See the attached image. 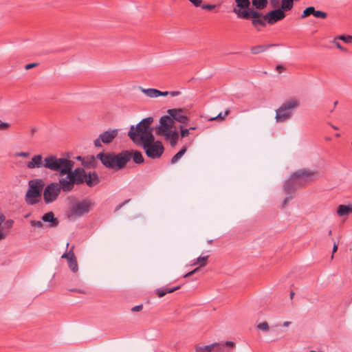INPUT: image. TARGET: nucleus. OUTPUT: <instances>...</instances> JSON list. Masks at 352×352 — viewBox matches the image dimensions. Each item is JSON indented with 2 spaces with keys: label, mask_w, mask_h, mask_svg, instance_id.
Returning <instances> with one entry per match:
<instances>
[{
  "label": "nucleus",
  "mask_w": 352,
  "mask_h": 352,
  "mask_svg": "<svg viewBox=\"0 0 352 352\" xmlns=\"http://www.w3.org/2000/svg\"><path fill=\"white\" fill-rule=\"evenodd\" d=\"M74 162L65 157H57L50 155L45 158L44 168L59 173L60 176L67 175L76 185L85 183L86 172L82 168H76L73 170Z\"/></svg>",
  "instance_id": "nucleus-1"
},
{
  "label": "nucleus",
  "mask_w": 352,
  "mask_h": 352,
  "mask_svg": "<svg viewBox=\"0 0 352 352\" xmlns=\"http://www.w3.org/2000/svg\"><path fill=\"white\" fill-rule=\"evenodd\" d=\"M153 122L152 117H147L142 119L135 126L131 125L128 136L134 143L140 144L142 147L145 144H153L156 141L153 134V128L151 126Z\"/></svg>",
  "instance_id": "nucleus-2"
},
{
  "label": "nucleus",
  "mask_w": 352,
  "mask_h": 352,
  "mask_svg": "<svg viewBox=\"0 0 352 352\" xmlns=\"http://www.w3.org/2000/svg\"><path fill=\"white\" fill-rule=\"evenodd\" d=\"M314 175V171L305 168L292 173L285 182L283 186L285 192L289 195L294 194L297 189L311 182Z\"/></svg>",
  "instance_id": "nucleus-3"
},
{
  "label": "nucleus",
  "mask_w": 352,
  "mask_h": 352,
  "mask_svg": "<svg viewBox=\"0 0 352 352\" xmlns=\"http://www.w3.org/2000/svg\"><path fill=\"white\" fill-rule=\"evenodd\" d=\"M28 186L25 200L28 204L33 206L38 204L41 199L44 182L41 179H32L29 181Z\"/></svg>",
  "instance_id": "nucleus-4"
},
{
  "label": "nucleus",
  "mask_w": 352,
  "mask_h": 352,
  "mask_svg": "<svg viewBox=\"0 0 352 352\" xmlns=\"http://www.w3.org/2000/svg\"><path fill=\"white\" fill-rule=\"evenodd\" d=\"M299 101L295 98L284 102L282 105L276 110V120L277 122H284L292 116V111L298 107Z\"/></svg>",
  "instance_id": "nucleus-5"
},
{
  "label": "nucleus",
  "mask_w": 352,
  "mask_h": 352,
  "mask_svg": "<svg viewBox=\"0 0 352 352\" xmlns=\"http://www.w3.org/2000/svg\"><path fill=\"white\" fill-rule=\"evenodd\" d=\"M94 206V203L88 199H85L81 201H78L72 204L67 213L69 218H76L82 217L91 210Z\"/></svg>",
  "instance_id": "nucleus-6"
},
{
  "label": "nucleus",
  "mask_w": 352,
  "mask_h": 352,
  "mask_svg": "<svg viewBox=\"0 0 352 352\" xmlns=\"http://www.w3.org/2000/svg\"><path fill=\"white\" fill-rule=\"evenodd\" d=\"M233 11L238 15L239 17L241 19H252V23L256 28L258 25L263 27L266 25V22L265 21V20L263 19L264 14L262 12L255 11L252 9L240 10L236 8H234Z\"/></svg>",
  "instance_id": "nucleus-7"
},
{
  "label": "nucleus",
  "mask_w": 352,
  "mask_h": 352,
  "mask_svg": "<svg viewBox=\"0 0 352 352\" xmlns=\"http://www.w3.org/2000/svg\"><path fill=\"white\" fill-rule=\"evenodd\" d=\"M58 186V184L57 182H52L47 184L44 188L43 199L46 204H51L58 199L60 194Z\"/></svg>",
  "instance_id": "nucleus-8"
},
{
  "label": "nucleus",
  "mask_w": 352,
  "mask_h": 352,
  "mask_svg": "<svg viewBox=\"0 0 352 352\" xmlns=\"http://www.w3.org/2000/svg\"><path fill=\"white\" fill-rule=\"evenodd\" d=\"M142 148L146 156L151 159L160 158L164 151V147L160 140H157L153 144H145Z\"/></svg>",
  "instance_id": "nucleus-9"
},
{
  "label": "nucleus",
  "mask_w": 352,
  "mask_h": 352,
  "mask_svg": "<svg viewBox=\"0 0 352 352\" xmlns=\"http://www.w3.org/2000/svg\"><path fill=\"white\" fill-rule=\"evenodd\" d=\"M160 124L156 128V133L158 135H168L169 131L173 127L174 124L170 115L163 116L160 119Z\"/></svg>",
  "instance_id": "nucleus-10"
},
{
  "label": "nucleus",
  "mask_w": 352,
  "mask_h": 352,
  "mask_svg": "<svg viewBox=\"0 0 352 352\" xmlns=\"http://www.w3.org/2000/svg\"><path fill=\"white\" fill-rule=\"evenodd\" d=\"M118 131L117 129L106 131L100 134L98 138L96 139L94 142L96 147H102V142L108 144L113 142L117 137Z\"/></svg>",
  "instance_id": "nucleus-11"
},
{
  "label": "nucleus",
  "mask_w": 352,
  "mask_h": 352,
  "mask_svg": "<svg viewBox=\"0 0 352 352\" xmlns=\"http://www.w3.org/2000/svg\"><path fill=\"white\" fill-rule=\"evenodd\" d=\"M186 112L187 110L184 108L170 109L167 111L168 114L170 115L173 119V124L175 122H177L186 125L189 120V118L186 115Z\"/></svg>",
  "instance_id": "nucleus-12"
},
{
  "label": "nucleus",
  "mask_w": 352,
  "mask_h": 352,
  "mask_svg": "<svg viewBox=\"0 0 352 352\" xmlns=\"http://www.w3.org/2000/svg\"><path fill=\"white\" fill-rule=\"evenodd\" d=\"M116 170H121L126 167V165L131 160V151L129 150L122 151L117 154L114 153Z\"/></svg>",
  "instance_id": "nucleus-13"
},
{
  "label": "nucleus",
  "mask_w": 352,
  "mask_h": 352,
  "mask_svg": "<svg viewBox=\"0 0 352 352\" xmlns=\"http://www.w3.org/2000/svg\"><path fill=\"white\" fill-rule=\"evenodd\" d=\"M104 166L109 169L116 170L115 157L113 153L100 152L96 155Z\"/></svg>",
  "instance_id": "nucleus-14"
},
{
  "label": "nucleus",
  "mask_w": 352,
  "mask_h": 352,
  "mask_svg": "<svg viewBox=\"0 0 352 352\" xmlns=\"http://www.w3.org/2000/svg\"><path fill=\"white\" fill-rule=\"evenodd\" d=\"M286 14L280 9H274L263 16V19L265 21L273 25L276 22L283 20L285 17Z\"/></svg>",
  "instance_id": "nucleus-15"
},
{
  "label": "nucleus",
  "mask_w": 352,
  "mask_h": 352,
  "mask_svg": "<svg viewBox=\"0 0 352 352\" xmlns=\"http://www.w3.org/2000/svg\"><path fill=\"white\" fill-rule=\"evenodd\" d=\"M195 352H212V350H217L218 352H221L224 349V346H221L217 343H214L210 345H203L199 344L195 347Z\"/></svg>",
  "instance_id": "nucleus-16"
},
{
  "label": "nucleus",
  "mask_w": 352,
  "mask_h": 352,
  "mask_svg": "<svg viewBox=\"0 0 352 352\" xmlns=\"http://www.w3.org/2000/svg\"><path fill=\"white\" fill-rule=\"evenodd\" d=\"M58 184L60 191L65 192L72 191L76 185L71 179H67V175H66L65 178L59 179Z\"/></svg>",
  "instance_id": "nucleus-17"
},
{
  "label": "nucleus",
  "mask_w": 352,
  "mask_h": 352,
  "mask_svg": "<svg viewBox=\"0 0 352 352\" xmlns=\"http://www.w3.org/2000/svg\"><path fill=\"white\" fill-rule=\"evenodd\" d=\"M41 219L44 222L48 223L47 226L49 228H56L59 224L58 219L56 217H55L54 212L52 211L45 213L42 216Z\"/></svg>",
  "instance_id": "nucleus-18"
},
{
  "label": "nucleus",
  "mask_w": 352,
  "mask_h": 352,
  "mask_svg": "<svg viewBox=\"0 0 352 352\" xmlns=\"http://www.w3.org/2000/svg\"><path fill=\"white\" fill-rule=\"evenodd\" d=\"M44 163H43V157L41 155H34L31 161L27 163V167L30 169H33L35 168H41L44 167Z\"/></svg>",
  "instance_id": "nucleus-19"
},
{
  "label": "nucleus",
  "mask_w": 352,
  "mask_h": 352,
  "mask_svg": "<svg viewBox=\"0 0 352 352\" xmlns=\"http://www.w3.org/2000/svg\"><path fill=\"white\" fill-rule=\"evenodd\" d=\"M99 182V177L96 172L94 171L89 172L88 174L86 173V181H85V183H86L89 187H94L98 184Z\"/></svg>",
  "instance_id": "nucleus-20"
},
{
  "label": "nucleus",
  "mask_w": 352,
  "mask_h": 352,
  "mask_svg": "<svg viewBox=\"0 0 352 352\" xmlns=\"http://www.w3.org/2000/svg\"><path fill=\"white\" fill-rule=\"evenodd\" d=\"M181 286L178 285L172 288H169L168 287H164L162 288H158L155 290V294L158 297L162 298L166 294L173 293L179 289H180Z\"/></svg>",
  "instance_id": "nucleus-21"
},
{
  "label": "nucleus",
  "mask_w": 352,
  "mask_h": 352,
  "mask_svg": "<svg viewBox=\"0 0 352 352\" xmlns=\"http://www.w3.org/2000/svg\"><path fill=\"white\" fill-rule=\"evenodd\" d=\"M337 213L340 217L352 214V205H339L337 208Z\"/></svg>",
  "instance_id": "nucleus-22"
},
{
  "label": "nucleus",
  "mask_w": 352,
  "mask_h": 352,
  "mask_svg": "<svg viewBox=\"0 0 352 352\" xmlns=\"http://www.w3.org/2000/svg\"><path fill=\"white\" fill-rule=\"evenodd\" d=\"M82 165L86 168H94L96 167L97 162L94 155L87 157L85 160H82Z\"/></svg>",
  "instance_id": "nucleus-23"
},
{
  "label": "nucleus",
  "mask_w": 352,
  "mask_h": 352,
  "mask_svg": "<svg viewBox=\"0 0 352 352\" xmlns=\"http://www.w3.org/2000/svg\"><path fill=\"white\" fill-rule=\"evenodd\" d=\"M164 135L166 136L167 138L170 139V144L172 147H174L176 146L178 139H179V132L177 130L169 131V133L168 135Z\"/></svg>",
  "instance_id": "nucleus-24"
},
{
  "label": "nucleus",
  "mask_w": 352,
  "mask_h": 352,
  "mask_svg": "<svg viewBox=\"0 0 352 352\" xmlns=\"http://www.w3.org/2000/svg\"><path fill=\"white\" fill-rule=\"evenodd\" d=\"M276 44H269V45H258L253 46L251 48V52L253 54H258L267 50L269 47L276 46Z\"/></svg>",
  "instance_id": "nucleus-25"
},
{
  "label": "nucleus",
  "mask_w": 352,
  "mask_h": 352,
  "mask_svg": "<svg viewBox=\"0 0 352 352\" xmlns=\"http://www.w3.org/2000/svg\"><path fill=\"white\" fill-rule=\"evenodd\" d=\"M131 156V159H133V162L137 164H141L144 162L142 153L138 150L132 151Z\"/></svg>",
  "instance_id": "nucleus-26"
},
{
  "label": "nucleus",
  "mask_w": 352,
  "mask_h": 352,
  "mask_svg": "<svg viewBox=\"0 0 352 352\" xmlns=\"http://www.w3.org/2000/svg\"><path fill=\"white\" fill-rule=\"evenodd\" d=\"M294 6V0H281L280 9L284 13L292 9Z\"/></svg>",
  "instance_id": "nucleus-27"
},
{
  "label": "nucleus",
  "mask_w": 352,
  "mask_h": 352,
  "mask_svg": "<svg viewBox=\"0 0 352 352\" xmlns=\"http://www.w3.org/2000/svg\"><path fill=\"white\" fill-rule=\"evenodd\" d=\"M142 91L150 98H157L160 96V90L153 88L141 89Z\"/></svg>",
  "instance_id": "nucleus-28"
},
{
  "label": "nucleus",
  "mask_w": 352,
  "mask_h": 352,
  "mask_svg": "<svg viewBox=\"0 0 352 352\" xmlns=\"http://www.w3.org/2000/svg\"><path fill=\"white\" fill-rule=\"evenodd\" d=\"M252 6L257 10H263L267 5V0H252Z\"/></svg>",
  "instance_id": "nucleus-29"
},
{
  "label": "nucleus",
  "mask_w": 352,
  "mask_h": 352,
  "mask_svg": "<svg viewBox=\"0 0 352 352\" xmlns=\"http://www.w3.org/2000/svg\"><path fill=\"white\" fill-rule=\"evenodd\" d=\"M187 148L184 146L170 160L171 164H175L186 152Z\"/></svg>",
  "instance_id": "nucleus-30"
},
{
  "label": "nucleus",
  "mask_w": 352,
  "mask_h": 352,
  "mask_svg": "<svg viewBox=\"0 0 352 352\" xmlns=\"http://www.w3.org/2000/svg\"><path fill=\"white\" fill-rule=\"evenodd\" d=\"M236 3V7L239 8L238 10H241V9L248 10L250 9L249 7L250 6V0H235Z\"/></svg>",
  "instance_id": "nucleus-31"
},
{
  "label": "nucleus",
  "mask_w": 352,
  "mask_h": 352,
  "mask_svg": "<svg viewBox=\"0 0 352 352\" xmlns=\"http://www.w3.org/2000/svg\"><path fill=\"white\" fill-rule=\"evenodd\" d=\"M74 248H75L74 245H72L68 252H67L63 254L62 258L67 259V261L76 258V257L74 252Z\"/></svg>",
  "instance_id": "nucleus-32"
},
{
  "label": "nucleus",
  "mask_w": 352,
  "mask_h": 352,
  "mask_svg": "<svg viewBox=\"0 0 352 352\" xmlns=\"http://www.w3.org/2000/svg\"><path fill=\"white\" fill-rule=\"evenodd\" d=\"M208 258H209L208 255L204 256H200L197 258V261H196V262L194 263V265L199 264V267H204L208 263Z\"/></svg>",
  "instance_id": "nucleus-33"
},
{
  "label": "nucleus",
  "mask_w": 352,
  "mask_h": 352,
  "mask_svg": "<svg viewBox=\"0 0 352 352\" xmlns=\"http://www.w3.org/2000/svg\"><path fill=\"white\" fill-rule=\"evenodd\" d=\"M315 10L316 9L314 6H309V7L306 8L302 12V14L301 15V19L307 18V17L309 16L310 15L314 16Z\"/></svg>",
  "instance_id": "nucleus-34"
},
{
  "label": "nucleus",
  "mask_w": 352,
  "mask_h": 352,
  "mask_svg": "<svg viewBox=\"0 0 352 352\" xmlns=\"http://www.w3.org/2000/svg\"><path fill=\"white\" fill-rule=\"evenodd\" d=\"M67 263H68V266H69V269H70L73 272H78V263H77V259H76V258H74V259H72V260H69V261H67Z\"/></svg>",
  "instance_id": "nucleus-35"
},
{
  "label": "nucleus",
  "mask_w": 352,
  "mask_h": 352,
  "mask_svg": "<svg viewBox=\"0 0 352 352\" xmlns=\"http://www.w3.org/2000/svg\"><path fill=\"white\" fill-rule=\"evenodd\" d=\"M230 111L229 109H227L225 111L223 114L221 112L216 117L210 118L209 120H224L225 118L230 114Z\"/></svg>",
  "instance_id": "nucleus-36"
},
{
  "label": "nucleus",
  "mask_w": 352,
  "mask_h": 352,
  "mask_svg": "<svg viewBox=\"0 0 352 352\" xmlns=\"http://www.w3.org/2000/svg\"><path fill=\"white\" fill-rule=\"evenodd\" d=\"M314 16L318 19H326L327 17V13L323 11L315 10Z\"/></svg>",
  "instance_id": "nucleus-37"
},
{
  "label": "nucleus",
  "mask_w": 352,
  "mask_h": 352,
  "mask_svg": "<svg viewBox=\"0 0 352 352\" xmlns=\"http://www.w3.org/2000/svg\"><path fill=\"white\" fill-rule=\"evenodd\" d=\"M338 39L344 41L346 43H350L352 42V36L350 35H340L338 36Z\"/></svg>",
  "instance_id": "nucleus-38"
},
{
  "label": "nucleus",
  "mask_w": 352,
  "mask_h": 352,
  "mask_svg": "<svg viewBox=\"0 0 352 352\" xmlns=\"http://www.w3.org/2000/svg\"><path fill=\"white\" fill-rule=\"evenodd\" d=\"M180 129V135L182 138H186L190 134V129H184L182 125L179 126Z\"/></svg>",
  "instance_id": "nucleus-39"
},
{
  "label": "nucleus",
  "mask_w": 352,
  "mask_h": 352,
  "mask_svg": "<svg viewBox=\"0 0 352 352\" xmlns=\"http://www.w3.org/2000/svg\"><path fill=\"white\" fill-rule=\"evenodd\" d=\"M200 7L204 10H207L208 11H211L216 8V5H214V4H202L201 3V6Z\"/></svg>",
  "instance_id": "nucleus-40"
},
{
  "label": "nucleus",
  "mask_w": 352,
  "mask_h": 352,
  "mask_svg": "<svg viewBox=\"0 0 352 352\" xmlns=\"http://www.w3.org/2000/svg\"><path fill=\"white\" fill-rule=\"evenodd\" d=\"M257 328L258 329H261V330H263V331H268L269 330V325H268V323L267 322H261V324H259L257 326Z\"/></svg>",
  "instance_id": "nucleus-41"
},
{
  "label": "nucleus",
  "mask_w": 352,
  "mask_h": 352,
  "mask_svg": "<svg viewBox=\"0 0 352 352\" xmlns=\"http://www.w3.org/2000/svg\"><path fill=\"white\" fill-rule=\"evenodd\" d=\"M30 225L33 227H37L38 228H42L43 227V223L41 221L32 220L30 221Z\"/></svg>",
  "instance_id": "nucleus-42"
},
{
  "label": "nucleus",
  "mask_w": 352,
  "mask_h": 352,
  "mask_svg": "<svg viewBox=\"0 0 352 352\" xmlns=\"http://www.w3.org/2000/svg\"><path fill=\"white\" fill-rule=\"evenodd\" d=\"M201 267H199H199H197L195 268L193 270H192V271H190V272H188L187 274H186L184 276V278H187V277H189V276H192V275H193V274H195V273L198 272L200 270V268H201Z\"/></svg>",
  "instance_id": "nucleus-43"
},
{
  "label": "nucleus",
  "mask_w": 352,
  "mask_h": 352,
  "mask_svg": "<svg viewBox=\"0 0 352 352\" xmlns=\"http://www.w3.org/2000/svg\"><path fill=\"white\" fill-rule=\"evenodd\" d=\"M190 1L195 7L198 8L201 6V3L203 0H188Z\"/></svg>",
  "instance_id": "nucleus-44"
},
{
  "label": "nucleus",
  "mask_w": 352,
  "mask_h": 352,
  "mask_svg": "<svg viewBox=\"0 0 352 352\" xmlns=\"http://www.w3.org/2000/svg\"><path fill=\"white\" fill-rule=\"evenodd\" d=\"M10 127V124L8 122H3L0 120V131L7 130Z\"/></svg>",
  "instance_id": "nucleus-45"
},
{
  "label": "nucleus",
  "mask_w": 352,
  "mask_h": 352,
  "mask_svg": "<svg viewBox=\"0 0 352 352\" xmlns=\"http://www.w3.org/2000/svg\"><path fill=\"white\" fill-rule=\"evenodd\" d=\"M69 292H76V293H78V294H86V291H85L84 289H69Z\"/></svg>",
  "instance_id": "nucleus-46"
},
{
  "label": "nucleus",
  "mask_w": 352,
  "mask_h": 352,
  "mask_svg": "<svg viewBox=\"0 0 352 352\" xmlns=\"http://www.w3.org/2000/svg\"><path fill=\"white\" fill-rule=\"evenodd\" d=\"M30 153L28 152H19L16 153V156L17 157H28Z\"/></svg>",
  "instance_id": "nucleus-47"
},
{
  "label": "nucleus",
  "mask_w": 352,
  "mask_h": 352,
  "mask_svg": "<svg viewBox=\"0 0 352 352\" xmlns=\"http://www.w3.org/2000/svg\"><path fill=\"white\" fill-rule=\"evenodd\" d=\"M38 65V63H29V64H28V65H26L25 66V69L26 70H28V69H32V68L35 67H36V66H37Z\"/></svg>",
  "instance_id": "nucleus-48"
},
{
  "label": "nucleus",
  "mask_w": 352,
  "mask_h": 352,
  "mask_svg": "<svg viewBox=\"0 0 352 352\" xmlns=\"http://www.w3.org/2000/svg\"><path fill=\"white\" fill-rule=\"evenodd\" d=\"M142 309H143V305H139L133 307L131 309V311H133V312H135V311H140L141 310H142Z\"/></svg>",
  "instance_id": "nucleus-49"
},
{
  "label": "nucleus",
  "mask_w": 352,
  "mask_h": 352,
  "mask_svg": "<svg viewBox=\"0 0 352 352\" xmlns=\"http://www.w3.org/2000/svg\"><path fill=\"white\" fill-rule=\"evenodd\" d=\"M292 199V196H288L283 201V204H282V207L284 208L287 204V203L289 201V200H291Z\"/></svg>",
  "instance_id": "nucleus-50"
},
{
  "label": "nucleus",
  "mask_w": 352,
  "mask_h": 352,
  "mask_svg": "<svg viewBox=\"0 0 352 352\" xmlns=\"http://www.w3.org/2000/svg\"><path fill=\"white\" fill-rule=\"evenodd\" d=\"M13 223L14 221L12 220H8L5 222L4 225L5 226H6L8 228H12V225H13Z\"/></svg>",
  "instance_id": "nucleus-51"
},
{
  "label": "nucleus",
  "mask_w": 352,
  "mask_h": 352,
  "mask_svg": "<svg viewBox=\"0 0 352 352\" xmlns=\"http://www.w3.org/2000/svg\"><path fill=\"white\" fill-rule=\"evenodd\" d=\"M270 3L273 8H276L279 5V0H270Z\"/></svg>",
  "instance_id": "nucleus-52"
},
{
  "label": "nucleus",
  "mask_w": 352,
  "mask_h": 352,
  "mask_svg": "<svg viewBox=\"0 0 352 352\" xmlns=\"http://www.w3.org/2000/svg\"><path fill=\"white\" fill-rule=\"evenodd\" d=\"M129 201H130V199H127V200H125L124 201H123L122 203L120 204L116 207V210H119L120 208H121L124 205H125V204H126V203H128Z\"/></svg>",
  "instance_id": "nucleus-53"
},
{
  "label": "nucleus",
  "mask_w": 352,
  "mask_h": 352,
  "mask_svg": "<svg viewBox=\"0 0 352 352\" xmlns=\"http://www.w3.org/2000/svg\"><path fill=\"white\" fill-rule=\"evenodd\" d=\"M180 94H181V92L179 91H169V95H170L171 96H173V97L179 96Z\"/></svg>",
  "instance_id": "nucleus-54"
},
{
  "label": "nucleus",
  "mask_w": 352,
  "mask_h": 352,
  "mask_svg": "<svg viewBox=\"0 0 352 352\" xmlns=\"http://www.w3.org/2000/svg\"><path fill=\"white\" fill-rule=\"evenodd\" d=\"M36 131H37V129L36 127H32L31 131H30L31 136H33Z\"/></svg>",
  "instance_id": "nucleus-55"
},
{
  "label": "nucleus",
  "mask_w": 352,
  "mask_h": 352,
  "mask_svg": "<svg viewBox=\"0 0 352 352\" xmlns=\"http://www.w3.org/2000/svg\"><path fill=\"white\" fill-rule=\"evenodd\" d=\"M338 243H336V242L333 243V254H334L337 250H338Z\"/></svg>",
  "instance_id": "nucleus-56"
},
{
  "label": "nucleus",
  "mask_w": 352,
  "mask_h": 352,
  "mask_svg": "<svg viewBox=\"0 0 352 352\" xmlns=\"http://www.w3.org/2000/svg\"><path fill=\"white\" fill-rule=\"evenodd\" d=\"M169 95V91H160V96H166Z\"/></svg>",
  "instance_id": "nucleus-57"
},
{
  "label": "nucleus",
  "mask_w": 352,
  "mask_h": 352,
  "mask_svg": "<svg viewBox=\"0 0 352 352\" xmlns=\"http://www.w3.org/2000/svg\"><path fill=\"white\" fill-rule=\"evenodd\" d=\"M225 345L227 346H233L234 345V343L232 341H227L226 342Z\"/></svg>",
  "instance_id": "nucleus-58"
},
{
  "label": "nucleus",
  "mask_w": 352,
  "mask_h": 352,
  "mask_svg": "<svg viewBox=\"0 0 352 352\" xmlns=\"http://www.w3.org/2000/svg\"><path fill=\"white\" fill-rule=\"evenodd\" d=\"M283 69L284 68H283V67L282 65H278L276 67V69H277V71H278V72H282Z\"/></svg>",
  "instance_id": "nucleus-59"
},
{
  "label": "nucleus",
  "mask_w": 352,
  "mask_h": 352,
  "mask_svg": "<svg viewBox=\"0 0 352 352\" xmlns=\"http://www.w3.org/2000/svg\"><path fill=\"white\" fill-rule=\"evenodd\" d=\"M335 44L338 48L343 50L342 46L341 45V44L339 42H335Z\"/></svg>",
  "instance_id": "nucleus-60"
},
{
  "label": "nucleus",
  "mask_w": 352,
  "mask_h": 352,
  "mask_svg": "<svg viewBox=\"0 0 352 352\" xmlns=\"http://www.w3.org/2000/svg\"><path fill=\"white\" fill-rule=\"evenodd\" d=\"M76 160H79V161H80V162H82V160H85V157H81V156H78V157H76Z\"/></svg>",
  "instance_id": "nucleus-61"
},
{
  "label": "nucleus",
  "mask_w": 352,
  "mask_h": 352,
  "mask_svg": "<svg viewBox=\"0 0 352 352\" xmlns=\"http://www.w3.org/2000/svg\"><path fill=\"white\" fill-rule=\"evenodd\" d=\"M290 324H291V322L286 321V322H284V323H283V326H284V327H287V326H289Z\"/></svg>",
  "instance_id": "nucleus-62"
},
{
  "label": "nucleus",
  "mask_w": 352,
  "mask_h": 352,
  "mask_svg": "<svg viewBox=\"0 0 352 352\" xmlns=\"http://www.w3.org/2000/svg\"><path fill=\"white\" fill-rule=\"evenodd\" d=\"M294 295H295L294 292V291H291L290 294H289V296H290V298H291V299H293V298H294Z\"/></svg>",
  "instance_id": "nucleus-63"
},
{
  "label": "nucleus",
  "mask_w": 352,
  "mask_h": 352,
  "mask_svg": "<svg viewBox=\"0 0 352 352\" xmlns=\"http://www.w3.org/2000/svg\"><path fill=\"white\" fill-rule=\"evenodd\" d=\"M188 129H190V130H196L197 129V126H190Z\"/></svg>",
  "instance_id": "nucleus-64"
}]
</instances>
